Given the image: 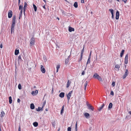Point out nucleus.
<instances>
[{"label":"nucleus","mask_w":131,"mask_h":131,"mask_svg":"<svg viewBox=\"0 0 131 131\" xmlns=\"http://www.w3.org/2000/svg\"><path fill=\"white\" fill-rule=\"evenodd\" d=\"M93 77L94 78L97 79L100 81H102V79L96 73H95Z\"/></svg>","instance_id":"f257e3e1"},{"label":"nucleus","mask_w":131,"mask_h":131,"mask_svg":"<svg viewBox=\"0 0 131 131\" xmlns=\"http://www.w3.org/2000/svg\"><path fill=\"white\" fill-rule=\"evenodd\" d=\"M35 39L34 38L32 37L30 40V46H32L35 44Z\"/></svg>","instance_id":"f03ea898"},{"label":"nucleus","mask_w":131,"mask_h":131,"mask_svg":"<svg viewBox=\"0 0 131 131\" xmlns=\"http://www.w3.org/2000/svg\"><path fill=\"white\" fill-rule=\"evenodd\" d=\"M72 91H70L69 92L68 94L67 95V99L68 102L69 101L70 97L71 96V95Z\"/></svg>","instance_id":"7ed1b4c3"},{"label":"nucleus","mask_w":131,"mask_h":131,"mask_svg":"<svg viewBox=\"0 0 131 131\" xmlns=\"http://www.w3.org/2000/svg\"><path fill=\"white\" fill-rule=\"evenodd\" d=\"M128 71L127 69H126L125 74L123 76V79L125 78L128 75Z\"/></svg>","instance_id":"20e7f679"},{"label":"nucleus","mask_w":131,"mask_h":131,"mask_svg":"<svg viewBox=\"0 0 131 131\" xmlns=\"http://www.w3.org/2000/svg\"><path fill=\"white\" fill-rule=\"evenodd\" d=\"M15 25L12 24L11 29V33H14V26Z\"/></svg>","instance_id":"39448f33"},{"label":"nucleus","mask_w":131,"mask_h":131,"mask_svg":"<svg viewBox=\"0 0 131 131\" xmlns=\"http://www.w3.org/2000/svg\"><path fill=\"white\" fill-rule=\"evenodd\" d=\"M12 16V10H9L8 13V17L9 18H11Z\"/></svg>","instance_id":"423d86ee"},{"label":"nucleus","mask_w":131,"mask_h":131,"mask_svg":"<svg viewBox=\"0 0 131 131\" xmlns=\"http://www.w3.org/2000/svg\"><path fill=\"white\" fill-rule=\"evenodd\" d=\"M40 70L43 73H44L45 72V69L44 68L43 66L42 65L41 66Z\"/></svg>","instance_id":"0eeeda50"},{"label":"nucleus","mask_w":131,"mask_h":131,"mask_svg":"<svg viewBox=\"0 0 131 131\" xmlns=\"http://www.w3.org/2000/svg\"><path fill=\"white\" fill-rule=\"evenodd\" d=\"M128 54H127L125 56L124 62L126 64H127L128 63Z\"/></svg>","instance_id":"6e6552de"},{"label":"nucleus","mask_w":131,"mask_h":131,"mask_svg":"<svg viewBox=\"0 0 131 131\" xmlns=\"http://www.w3.org/2000/svg\"><path fill=\"white\" fill-rule=\"evenodd\" d=\"M16 21V17L14 16L13 17L12 22V24L15 25Z\"/></svg>","instance_id":"1a4fd4ad"},{"label":"nucleus","mask_w":131,"mask_h":131,"mask_svg":"<svg viewBox=\"0 0 131 131\" xmlns=\"http://www.w3.org/2000/svg\"><path fill=\"white\" fill-rule=\"evenodd\" d=\"M87 105L88 107V108L90 109H91L92 111H93L94 109V108L91 105H90V104H88Z\"/></svg>","instance_id":"9d476101"},{"label":"nucleus","mask_w":131,"mask_h":131,"mask_svg":"<svg viewBox=\"0 0 131 131\" xmlns=\"http://www.w3.org/2000/svg\"><path fill=\"white\" fill-rule=\"evenodd\" d=\"M119 13L117 10L116 13V19H119Z\"/></svg>","instance_id":"9b49d317"},{"label":"nucleus","mask_w":131,"mask_h":131,"mask_svg":"<svg viewBox=\"0 0 131 131\" xmlns=\"http://www.w3.org/2000/svg\"><path fill=\"white\" fill-rule=\"evenodd\" d=\"M38 93V91L37 90H36L35 91H32L31 92V94L34 95H36Z\"/></svg>","instance_id":"f8f14e48"},{"label":"nucleus","mask_w":131,"mask_h":131,"mask_svg":"<svg viewBox=\"0 0 131 131\" xmlns=\"http://www.w3.org/2000/svg\"><path fill=\"white\" fill-rule=\"evenodd\" d=\"M104 106V104H103L100 107L97 108V110L99 111H100L103 108Z\"/></svg>","instance_id":"ddd939ff"},{"label":"nucleus","mask_w":131,"mask_h":131,"mask_svg":"<svg viewBox=\"0 0 131 131\" xmlns=\"http://www.w3.org/2000/svg\"><path fill=\"white\" fill-rule=\"evenodd\" d=\"M24 12L25 10L26 9V7L27 6V3L26 2H25L24 3Z\"/></svg>","instance_id":"4468645a"},{"label":"nucleus","mask_w":131,"mask_h":131,"mask_svg":"<svg viewBox=\"0 0 131 131\" xmlns=\"http://www.w3.org/2000/svg\"><path fill=\"white\" fill-rule=\"evenodd\" d=\"M69 31L70 32H72V31H74V29L73 28L71 27H69Z\"/></svg>","instance_id":"2eb2a0df"},{"label":"nucleus","mask_w":131,"mask_h":131,"mask_svg":"<svg viewBox=\"0 0 131 131\" xmlns=\"http://www.w3.org/2000/svg\"><path fill=\"white\" fill-rule=\"evenodd\" d=\"M64 93L63 92L61 93L59 95V96L60 97L62 98L64 96Z\"/></svg>","instance_id":"dca6fc26"},{"label":"nucleus","mask_w":131,"mask_h":131,"mask_svg":"<svg viewBox=\"0 0 131 131\" xmlns=\"http://www.w3.org/2000/svg\"><path fill=\"white\" fill-rule=\"evenodd\" d=\"M91 53V52L90 53V55L89 57H88V61L87 62V64L88 63H90V56Z\"/></svg>","instance_id":"f3484780"},{"label":"nucleus","mask_w":131,"mask_h":131,"mask_svg":"<svg viewBox=\"0 0 131 131\" xmlns=\"http://www.w3.org/2000/svg\"><path fill=\"white\" fill-rule=\"evenodd\" d=\"M5 113L4 111H2L1 112V114H0V116L1 117H2L4 116L5 115Z\"/></svg>","instance_id":"a211bd4d"},{"label":"nucleus","mask_w":131,"mask_h":131,"mask_svg":"<svg viewBox=\"0 0 131 131\" xmlns=\"http://www.w3.org/2000/svg\"><path fill=\"white\" fill-rule=\"evenodd\" d=\"M9 103L10 104H11L12 103V98L11 96H9Z\"/></svg>","instance_id":"6ab92c4d"},{"label":"nucleus","mask_w":131,"mask_h":131,"mask_svg":"<svg viewBox=\"0 0 131 131\" xmlns=\"http://www.w3.org/2000/svg\"><path fill=\"white\" fill-rule=\"evenodd\" d=\"M71 83V82L70 81V82L69 80L68 81L66 86L67 88H68L69 87L70 84Z\"/></svg>","instance_id":"aec40b11"},{"label":"nucleus","mask_w":131,"mask_h":131,"mask_svg":"<svg viewBox=\"0 0 131 131\" xmlns=\"http://www.w3.org/2000/svg\"><path fill=\"white\" fill-rule=\"evenodd\" d=\"M30 108L31 109H33L35 108V106L34 104L33 103H31L30 104Z\"/></svg>","instance_id":"412c9836"},{"label":"nucleus","mask_w":131,"mask_h":131,"mask_svg":"<svg viewBox=\"0 0 131 131\" xmlns=\"http://www.w3.org/2000/svg\"><path fill=\"white\" fill-rule=\"evenodd\" d=\"M64 105H63L62 107V108L61 110V112L60 113L61 114H62V113H63V111H64Z\"/></svg>","instance_id":"4be33fe9"},{"label":"nucleus","mask_w":131,"mask_h":131,"mask_svg":"<svg viewBox=\"0 0 131 131\" xmlns=\"http://www.w3.org/2000/svg\"><path fill=\"white\" fill-rule=\"evenodd\" d=\"M87 81H86L84 84V89L85 90L86 89V86L87 84Z\"/></svg>","instance_id":"5701e85b"},{"label":"nucleus","mask_w":131,"mask_h":131,"mask_svg":"<svg viewBox=\"0 0 131 131\" xmlns=\"http://www.w3.org/2000/svg\"><path fill=\"white\" fill-rule=\"evenodd\" d=\"M19 53L18 50L16 49L15 51V55H17Z\"/></svg>","instance_id":"b1692460"},{"label":"nucleus","mask_w":131,"mask_h":131,"mask_svg":"<svg viewBox=\"0 0 131 131\" xmlns=\"http://www.w3.org/2000/svg\"><path fill=\"white\" fill-rule=\"evenodd\" d=\"M112 103H111L109 104V105L108 107V108L109 109H110L112 108Z\"/></svg>","instance_id":"393cba45"},{"label":"nucleus","mask_w":131,"mask_h":131,"mask_svg":"<svg viewBox=\"0 0 131 131\" xmlns=\"http://www.w3.org/2000/svg\"><path fill=\"white\" fill-rule=\"evenodd\" d=\"M33 124L34 126L35 127L37 126L38 125V123L36 122H34Z\"/></svg>","instance_id":"a878e982"},{"label":"nucleus","mask_w":131,"mask_h":131,"mask_svg":"<svg viewBox=\"0 0 131 131\" xmlns=\"http://www.w3.org/2000/svg\"><path fill=\"white\" fill-rule=\"evenodd\" d=\"M120 67V66L119 64H116L115 66V67L117 69H119Z\"/></svg>","instance_id":"bb28decb"},{"label":"nucleus","mask_w":131,"mask_h":131,"mask_svg":"<svg viewBox=\"0 0 131 131\" xmlns=\"http://www.w3.org/2000/svg\"><path fill=\"white\" fill-rule=\"evenodd\" d=\"M60 65L59 64L57 66L56 68H57V70L56 72H58V70L60 68Z\"/></svg>","instance_id":"cd10ccee"},{"label":"nucleus","mask_w":131,"mask_h":131,"mask_svg":"<svg viewBox=\"0 0 131 131\" xmlns=\"http://www.w3.org/2000/svg\"><path fill=\"white\" fill-rule=\"evenodd\" d=\"M84 115L86 118H88L89 116L90 115L89 113H86L84 114Z\"/></svg>","instance_id":"c85d7f7f"},{"label":"nucleus","mask_w":131,"mask_h":131,"mask_svg":"<svg viewBox=\"0 0 131 131\" xmlns=\"http://www.w3.org/2000/svg\"><path fill=\"white\" fill-rule=\"evenodd\" d=\"M74 6L75 8H77L78 7V3L77 2H75L74 3Z\"/></svg>","instance_id":"c756f323"},{"label":"nucleus","mask_w":131,"mask_h":131,"mask_svg":"<svg viewBox=\"0 0 131 131\" xmlns=\"http://www.w3.org/2000/svg\"><path fill=\"white\" fill-rule=\"evenodd\" d=\"M124 50H123L120 54V56L121 57H122L123 56L124 53Z\"/></svg>","instance_id":"7c9ffc66"},{"label":"nucleus","mask_w":131,"mask_h":131,"mask_svg":"<svg viewBox=\"0 0 131 131\" xmlns=\"http://www.w3.org/2000/svg\"><path fill=\"white\" fill-rule=\"evenodd\" d=\"M33 7L34 8V10L35 12H36L37 11V8L36 6L34 4H33Z\"/></svg>","instance_id":"2f4dec72"},{"label":"nucleus","mask_w":131,"mask_h":131,"mask_svg":"<svg viewBox=\"0 0 131 131\" xmlns=\"http://www.w3.org/2000/svg\"><path fill=\"white\" fill-rule=\"evenodd\" d=\"M84 47H83V48L82 50L81 51V56H83V52H84Z\"/></svg>","instance_id":"473e14b6"},{"label":"nucleus","mask_w":131,"mask_h":131,"mask_svg":"<svg viewBox=\"0 0 131 131\" xmlns=\"http://www.w3.org/2000/svg\"><path fill=\"white\" fill-rule=\"evenodd\" d=\"M51 124L54 127L55 125V122L54 121H52L51 122Z\"/></svg>","instance_id":"72a5a7b5"},{"label":"nucleus","mask_w":131,"mask_h":131,"mask_svg":"<svg viewBox=\"0 0 131 131\" xmlns=\"http://www.w3.org/2000/svg\"><path fill=\"white\" fill-rule=\"evenodd\" d=\"M23 6H21L20 5L19 6V10H23Z\"/></svg>","instance_id":"f704fd0d"},{"label":"nucleus","mask_w":131,"mask_h":131,"mask_svg":"<svg viewBox=\"0 0 131 131\" xmlns=\"http://www.w3.org/2000/svg\"><path fill=\"white\" fill-rule=\"evenodd\" d=\"M18 88L19 89L21 90V85L20 84H19L18 85Z\"/></svg>","instance_id":"c9c22d12"},{"label":"nucleus","mask_w":131,"mask_h":131,"mask_svg":"<svg viewBox=\"0 0 131 131\" xmlns=\"http://www.w3.org/2000/svg\"><path fill=\"white\" fill-rule=\"evenodd\" d=\"M18 61H20L21 60V56H20V55H19L18 57Z\"/></svg>","instance_id":"e433bc0d"},{"label":"nucleus","mask_w":131,"mask_h":131,"mask_svg":"<svg viewBox=\"0 0 131 131\" xmlns=\"http://www.w3.org/2000/svg\"><path fill=\"white\" fill-rule=\"evenodd\" d=\"M109 10L111 12L112 14H113L114 10L113 9H109Z\"/></svg>","instance_id":"4c0bfd02"},{"label":"nucleus","mask_w":131,"mask_h":131,"mask_svg":"<svg viewBox=\"0 0 131 131\" xmlns=\"http://www.w3.org/2000/svg\"><path fill=\"white\" fill-rule=\"evenodd\" d=\"M68 62V60L66 59L65 61V63L66 64H67Z\"/></svg>","instance_id":"58836bf2"},{"label":"nucleus","mask_w":131,"mask_h":131,"mask_svg":"<svg viewBox=\"0 0 131 131\" xmlns=\"http://www.w3.org/2000/svg\"><path fill=\"white\" fill-rule=\"evenodd\" d=\"M75 131H77V122L75 124Z\"/></svg>","instance_id":"ea45409f"},{"label":"nucleus","mask_w":131,"mask_h":131,"mask_svg":"<svg viewBox=\"0 0 131 131\" xmlns=\"http://www.w3.org/2000/svg\"><path fill=\"white\" fill-rule=\"evenodd\" d=\"M68 131H71V127H69L67 129Z\"/></svg>","instance_id":"a19ab883"},{"label":"nucleus","mask_w":131,"mask_h":131,"mask_svg":"<svg viewBox=\"0 0 131 131\" xmlns=\"http://www.w3.org/2000/svg\"><path fill=\"white\" fill-rule=\"evenodd\" d=\"M110 94L113 96L114 95V93L113 91H111L110 93Z\"/></svg>","instance_id":"79ce46f5"},{"label":"nucleus","mask_w":131,"mask_h":131,"mask_svg":"<svg viewBox=\"0 0 131 131\" xmlns=\"http://www.w3.org/2000/svg\"><path fill=\"white\" fill-rule=\"evenodd\" d=\"M115 83L114 82H113L112 83V85L113 86H115Z\"/></svg>","instance_id":"37998d69"},{"label":"nucleus","mask_w":131,"mask_h":131,"mask_svg":"<svg viewBox=\"0 0 131 131\" xmlns=\"http://www.w3.org/2000/svg\"><path fill=\"white\" fill-rule=\"evenodd\" d=\"M82 56H81V55L80 58L78 60L79 62L80 61L82 60Z\"/></svg>","instance_id":"c03bdc74"},{"label":"nucleus","mask_w":131,"mask_h":131,"mask_svg":"<svg viewBox=\"0 0 131 131\" xmlns=\"http://www.w3.org/2000/svg\"><path fill=\"white\" fill-rule=\"evenodd\" d=\"M41 110V108L39 107H38V108L36 110L37 111H40Z\"/></svg>","instance_id":"a18cd8bd"},{"label":"nucleus","mask_w":131,"mask_h":131,"mask_svg":"<svg viewBox=\"0 0 131 131\" xmlns=\"http://www.w3.org/2000/svg\"><path fill=\"white\" fill-rule=\"evenodd\" d=\"M23 13V10H21L20 12V13H19V15L22 16Z\"/></svg>","instance_id":"49530a36"},{"label":"nucleus","mask_w":131,"mask_h":131,"mask_svg":"<svg viewBox=\"0 0 131 131\" xmlns=\"http://www.w3.org/2000/svg\"><path fill=\"white\" fill-rule=\"evenodd\" d=\"M81 74H82V75H84V74H85V72L84 71H82V73H81Z\"/></svg>","instance_id":"de8ad7c7"},{"label":"nucleus","mask_w":131,"mask_h":131,"mask_svg":"<svg viewBox=\"0 0 131 131\" xmlns=\"http://www.w3.org/2000/svg\"><path fill=\"white\" fill-rule=\"evenodd\" d=\"M43 7L45 9H46V7H45V5H44L43 6Z\"/></svg>","instance_id":"09e8293b"},{"label":"nucleus","mask_w":131,"mask_h":131,"mask_svg":"<svg viewBox=\"0 0 131 131\" xmlns=\"http://www.w3.org/2000/svg\"><path fill=\"white\" fill-rule=\"evenodd\" d=\"M18 131H21L20 127V126H19L18 128Z\"/></svg>","instance_id":"8fccbe9b"},{"label":"nucleus","mask_w":131,"mask_h":131,"mask_svg":"<svg viewBox=\"0 0 131 131\" xmlns=\"http://www.w3.org/2000/svg\"><path fill=\"white\" fill-rule=\"evenodd\" d=\"M17 101L18 103H20V99H18Z\"/></svg>","instance_id":"3c124183"},{"label":"nucleus","mask_w":131,"mask_h":131,"mask_svg":"<svg viewBox=\"0 0 131 131\" xmlns=\"http://www.w3.org/2000/svg\"><path fill=\"white\" fill-rule=\"evenodd\" d=\"M81 2L82 3H84V0H81Z\"/></svg>","instance_id":"603ef678"},{"label":"nucleus","mask_w":131,"mask_h":131,"mask_svg":"<svg viewBox=\"0 0 131 131\" xmlns=\"http://www.w3.org/2000/svg\"><path fill=\"white\" fill-rule=\"evenodd\" d=\"M0 48H2L3 47V45L2 43H1L0 46Z\"/></svg>","instance_id":"864d4df0"},{"label":"nucleus","mask_w":131,"mask_h":131,"mask_svg":"<svg viewBox=\"0 0 131 131\" xmlns=\"http://www.w3.org/2000/svg\"><path fill=\"white\" fill-rule=\"evenodd\" d=\"M127 0H123L122 1L123 2H124L125 3H126Z\"/></svg>","instance_id":"5fc2aeb1"},{"label":"nucleus","mask_w":131,"mask_h":131,"mask_svg":"<svg viewBox=\"0 0 131 131\" xmlns=\"http://www.w3.org/2000/svg\"><path fill=\"white\" fill-rule=\"evenodd\" d=\"M112 18L113 19L114 18V14H112Z\"/></svg>","instance_id":"6e6d98bb"},{"label":"nucleus","mask_w":131,"mask_h":131,"mask_svg":"<svg viewBox=\"0 0 131 131\" xmlns=\"http://www.w3.org/2000/svg\"><path fill=\"white\" fill-rule=\"evenodd\" d=\"M21 16H22L20 15H19V19H20V18H21Z\"/></svg>","instance_id":"4d7b16f0"},{"label":"nucleus","mask_w":131,"mask_h":131,"mask_svg":"<svg viewBox=\"0 0 131 131\" xmlns=\"http://www.w3.org/2000/svg\"><path fill=\"white\" fill-rule=\"evenodd\" d=\"M18 0V5H19L20 3V0Z\"/></svg>","instance_id":"13d9d810"},{"label":"nucleus","mask_w":131,"mask_h":131,"mask_svg":"<svg viewBox=\"0 0 131 131\" xmlns=\"http://www.w3.org/2000/svg\"><path fill=\"white\" fill-rule=\"evenodd\" d=\"M43 1L45 3V4H46V1L45 0H43Z\"/></svg>","instance_id":"bf43d9fd"},{"label":"nucleus","mask_w":131,"mask_h":131,"mask_svg":"<svg viewBox=\"0 0 131 131\" xmlns=\"http://www.w3.org/2000/svg\"><path fill=\"white\" fill-rule=\"evenodd\" d=\"M65 1H66V2H67L69 3V2L67 1V0H64Z\"/></svg>","instance_id":"052dcab7"},{"label":"nucleus","mask_w":131,"mask_h":131,"mask_svg":"<svg viewBox=\"0 0 131 131\" xmlns=\"http://www.w3.org/2000/svg\"><path fill=\"white\" fill-rule=\"evenodd\" d=\"M129 113L130 114H131V111H130L129 112Z\"/></svg>","instance_id":"680f3d73"},{"label":"nucleus","mask_w":131,"mask_h":131,"mask_svg":"<svg viewBox=\"0 0 131 131\" xmlns=\"http://www.w3.org/2000/svg\"><path fill=\"white\" fill-rule=\"evenodd\" d=\"M60 130V128H59V129H58V131H59Z\"/></svg>","instance_id":"e2e57ef3"},{"label":"nucleus","mask_w":131,"mask_h":131,"mask_svg":"<svg viewBox=\"0 0 131 131\" xmlns=\"http://www.w3.org/2000/svg\"><path fill=\"white\" fill-rule=\"evenodd\" d=\"M45 103H46V102L45 101V102L44 103V104H45Z\"/></svg>","instance_id":"0e129e2a"},{"label":"nucleus","mask_w":131,"mask_h":131,"mask_svg":"<svg viewBox=\"0 0 131 131\" xmlns=\"http://www.w3.org/2000/svg\"><path fill=\"white\" fill-rule=\"evenodd\" d=\"M45 103H46V102L45 101V102L44 103V104H45Z\"/></svg>","instance_id":"69168bd1"},{"label":"nucleus","mask_w":131,"mask_h":131,"mask_svg":"<svg viewBox=\"0 0 131 131\" xmlns=\"http://www.w3.org/2000/svg\"><path fill=\"white\" fill-rule=\"evenodd\" d=\"M58 19L59 20V18H58Z\"/></svg>","instance_id":"338daca9"}]
</instances>
